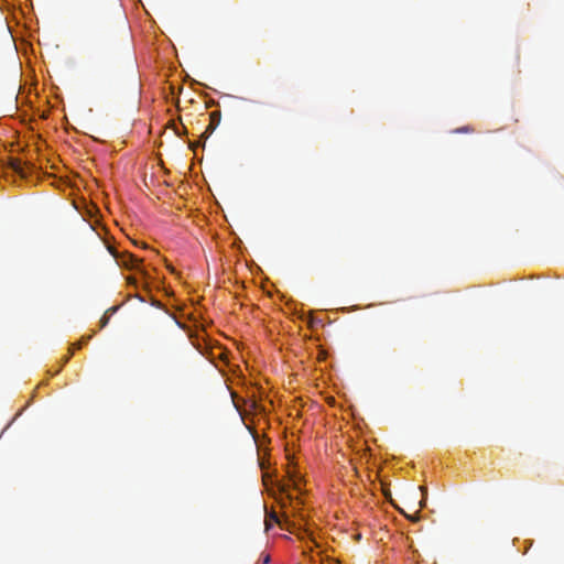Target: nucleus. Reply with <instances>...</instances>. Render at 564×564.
I'll use <instances>...</instances> for the list:
<instances>
[{"label":"nucleus","mask_w":564,"mask_h":564,"mask_svg":"<svg viewBox=\"0 0 564 564\" xmlns=\"http://www.w3.org/2000/svg\"><path fill=\"white\" fill-rule=\"evenodd\" d=\"M129 283H133V284H135V279L130 278V279H129Z\"/></svg>","instance_id":"obj_6"},{"label":"nucleus","mask_w":564,"mask_h":564,"mask_svg":"<svg viewBox=\"0 0 564 564\" xmlns=\"http://www.w3.org/2000/svg\"><path fill=\"white\" fill-rule=\"evenodd\" d=\"M69 358H70V355H69V356H67V357H65V359H64V364L68 362Z\"/></svg>","instance_id":"obj_7"},{"label":"nucleus","mask_w":564,"mask_h":564,"mask_svg":"<svg viewBox=\"0 0 564 564\" xmlns=\"http://www.w3.org/2000/svg\"><path fill=\"white\" fill-rule=\"evenodd\" d=\"M270 562V557L267 555L264 558H263V563L262 564H269Z\"/></svg>","instance_id":"obj_5"},{"label":"nucleus","mask_w":564,"mask_h":564,"mask_svg":"<svg viewBox=\"0 0 564 564\" xmlns=\"http://www.w3.org/2000/svg\"><path fill=\"white\" fill-rule=\"evenodd\" d=\"M197 349L199 350L200 355H204V356L206 355V352L203 351L199 347H197Z\"/></svg>","instance_id":"obj_8"},{"label":"nucleus","mask_w":564,"mask_h":564,"mask_svg":"<svg viewBox=\"0 0 564 564\" xmlns=\"http://www.w3.org/2000/svg\"><path fill=\"white\" fill-rule=\"evenodd\" d=\"M119 263H120V265H122V268H124L127 270L138 271L145 280L150 278L149 272L142 265V260L132 253H129V252L122 253V256L119 260Z\"/></svg>","instance_id":"obj_1"},{"label":"nucleus","mask_w":564,"mask_h":564,"mask_svg":"<svg viewBox=\"0 0 564 564\" xmlns=\"http://www.w3.org/2000/svg\"><path fill=\"white\" fill-rule=\"evenodd\" d=\"M115 312H116V307H111V308H109L106 312V314L100 319V328H104L108 324V322H109V314H112Z\"/></svg>","instance_id":"obj_3"},{"label":"nucleus","mask_w":564,"mask_h":564,"mask_svg":"<svg viewBox=\"0 0 564 564\" xmlns=\"http://www.w3.org/2000/svg\"><path fill=\"white\" fill-rule=\"evenodd\" d=\"M466 130H467V128H463V129H459L458 131L460 132V131H466Z\"/></svg>","instance_id":"obj_11"},{"label":"nucleus","mask_w":564,"mask_h":564,"mask_svg":"<svg viewBox=\"0 0 564 564\" xmlns=\"http://www.w3.org/2000/svg\"><path fill=\"white\" fill-rule=\"evenodd\" d=\"M288 478H289V485L292 486L293 489H295V490L301 489L303 478L295 466H292V467L290 466L288 468Z\"/></svg>","instance_id":"obj_2"},{"label":"nucleus","mask_w":564,"mask_h":564,"mask_svg":"<svg viewBox=\"0 0 564 564\" xmlns=\"http://www.w3.org/2000/svg\"><path fill=\"white\" fill-rule=\"evenodd\" d=\"M271 519H272L274 522H276V521H278V519H276V517H275V516H272V517H271Z\"/></svg>","instance_id":"obj_9"},{"label":"nucleus","mask_w":564,"mask_h":564,"mask_svg":"<svg viewBox=\"0 0 564 564\" xmlns=\"http://www.w3.org/2000/svg\"><path fill=\"white\" fill-rule=\"evenodd\" d=\"M90 338H91V335H88L87 337H83L82 341H79V343L76 345V348H77V349H80V348H82V346H83L84 344H86V343H88V340H90Z\"/></svg>","instance_id":"obj_4"},{"label":"nucleus","mask_w":564,"mask_h":564,"mask_svg":"<svg viewBox=\"0 0 564 564\" xmlns=\"http://www.w3.org/2000/svg\"><path fill=\"white\" fill-rule=\"evenodd\" d=\"M269 521H270V520H267V521H265L267 530L269 529Z\"/></svg>","instance_id":"obj_10"}]
</instances>
